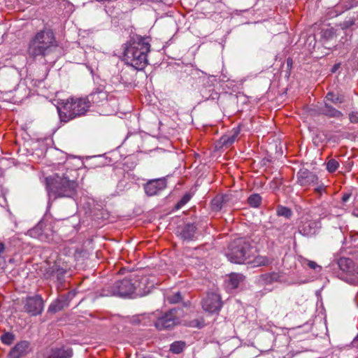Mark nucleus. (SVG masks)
<instances>
[{"mask_svg": "<svg viewBox=\"0 0 358 358\" xmlns=\"http://www.w3.org/2000/svg\"><path fill=\"white\" fill-rule=\"evenodd\" d=\"M76 169L66 168L65 173H57L52 177L46 178V188L50 196L73 197L77 190L78 183L75 180Z\"/></svg>", "mask_w": 358, "mask_h": 358, "instance_id": "nucleus-1", "label": "nucleus"}, {"mask_svg": "<svg viewBox=\"0 0 358 358\" xmlns=\"http://www.w3.org/2000/svg\"><path fill=\"white\" fill-rule=\"evenodd\" d=\"M349 119L350 122L356 124L358 123V113L352 112L349 114Z\"/></svg>", "mask_w": 358, "mask_h": 358, "instance_id": "nucleus-37", "label": "nucleus"}, {"mask_svg": "<svg viewBox=\"0 0 358 358\" xmlns=\"http://www.w3.org/2000/svg\"><path fill=\"white\" fill-rule=\"evenodd\" d=\"M287 64H291V62H289V60L287 61Z\"/></svg>", "mask_w": 358, "mask_h": 358, "instance_id": "nucleus-47", "label": "nucleus"}, {"mask_svg": "<svg viewBox=\"0 0 358 358\" xmlns=\"http://www.w3.org/2000/svg\"><path fill=\"white\" fill-rule=\"evenodd\" d=\"M134 278H126L116 281L113 285L106 287L102 291L101 296L121 298L134 297Z\"/></svg>", "mask_w": 358, "mask_h": 358, "instance_id": "nucleus-6", "label": "nucleus"}, {"mask_svg": "<svg viewBox=\"0 0 358 358\" xmlns=\"http://www.w3.org/2000/svg\"><path fill=\"white\" fill-rule=\"evenodd\" d=\"M4 245L0 243V255L4 251Z\"/></svg>", "mask_w": 358, "mask_h": 358, "instance_id": "nucleus-43", "label": "nucleus"}, {"mask_svg": "<svg viewBox=\"0 0 358 358\" xmlns=\"http://www.w3.org/2000/svg\"><path fill=\"white\" fill-rule=\"evenodd\" d=\"M338 67H339V64H335L333 66L331 71L335 72L338 69Z\"/></svg>", "mask_w": 358, "mask_h": 358, "instance_id": "nucleus-44", "label": "nucleus"}, {"mask_svg": "<svg viewBox=\"0 0 358 358\" xmlns=\"http://www.w3.org/2000/svg\"><path fill=\"white\" fill-rule=\"evenodd\" d=\"M221 298L216 293H209L203 300V309L209 313H218L222 308Z\"/></svg>", "mask_w": 358, "mask_h": 358, "instance_id": "nucleus-12", "label": "nucleus"}, {"mask_svg": "<svg viewBox=\"0 0 358 358\" xmlns=\"http://www.w3.org/2000/svg\"><path fill=\"white\" fill-rule=\"evenodd\" d=\"M262 197L258 194L250 195L248 199V203L251 207L257 208L260 206Z\"/></svg>", "mask_w": 358, "mask_h": 358, "instance_id": "nucleus-25", "label": "nucleus"}, {"mask_svg": "<svg viewBox=\"0 0 358 358\" xmlns=\"http://www.w3.org/2000/svg\"><path fill=\"white\" fill-rule=\"evenodd\" d=\"M29 343L27 341H21L17 343L10 351V356L12 357L19 358L23 355L29 348Z\"/></svg>", "mask_w": 358, "mask_h": 358, "instance_id": "nucleus-20", "label": "nucleus"}, {"mask_svg": "<svg viewBox=\"0 0 358 358\" xmlns=\"http://www.w3.org/2000/svg\"><path fill=\"white\" fill-rule=\"evenodd\" d=\"M166 187V180L165 178L153 179L149 180L144 185L145 194L149 196H154Z\"/></svg>", "mask_w": 358, "mask_h": 358, "instance_id": "nucleus-15", "label": "nucleus"}, {"mask_svg": "<svg viewBox=\"0 0 358 358\" xmlns=\"http://www.w3.org/2000/svg\"><path fill=\"white\" fill-rule=\"evenodd\" d=\"M72 356V349L62 345L47 349L43 353V358H71Z\"/></svg>", "mask_w": 358, "mask_h": 358, "instance_id": "nucleus-13", "label": "nucleus"}, {"mask_svg": "<svg viewBox=\"0 0 358 358\" xmlns=\"http://www.w3.org/2000/svg\"><path fill=\"white\" fill-rule=\"evenodd\" d=\"M10 358H17V357H10Z\"/></svg>", "mask_w": 358, "mask_h": 358, "instance_id": "nucleus-49", "label": "nucleus"}, {"mask_svg": "<svg viewBox=\"0 0 358 358\" xmlns=\"http://www.w3.org/2000/svg\"><path fill=\"white\" fill-rule=\"evenodd\" d=\"M325 98L333 103H342L344 101V96L343 95L335 94L332 92H328Z\"/></svg>", "mask_w": 358, "mask_h": 358, "instance_id": "nucleus-24", "label": "nucleus"}, {"mask_svg": "<svg viewBox=\"0 0 358 358\" xmlns=\"http://www.w3.org/2000/svg\"><path fill=\"white\" fill-rule=\"evenodd\" d=\"M352 189H348L341 193V202L343 204H345L349 201L352 195Z\"/></svg>", "mask_w": 358, "mask_h": 358, "instance_id": "nucleus-34", "label": "nucleus"}, {"mask_svg": "<svg viewBox=\"0 0 358 358\" xmlns=\"http://www.w3.org/2000/svg\"><path fill=\"white\" fill-rule=\"evenodd\" d=\"M320 222L316 220H308L300 226V232L306 236L315 234L317 229L320 228Z\"/></svg>", "mask_w": 358, "mask_h": 358, "instance_id": "nucleus-16", "label": "nucleus"}, {"mask_svg": "<svg viewBox=\"0 0 358 358\" xmlns=\"http://www.w3.org/2000/svg\"><path fill=\"white\" fill-rule=\"evenodd\" d=\"M352 345L355 348H358V334L352 341Z\"/></svg>", "mask_w": 358, "mask_h": 358, "instance_id": "nucleus-42", "label": "nucleus"}, {"mask_svg": "<svg viewBox=\"0 0 358 358\" xmlns=\"http://www.w3.org/2000/svg\"><path fill=\"white\" fill-rule=\"evenodd\" d=\"M239 133L240 129L238 128H234L230 134L222 136L220 139L222 145L225 146L226 148H229L235 142Z\"/></svg>", "mask_w": 358, "mask_h": 358, "instance_id": "nucleus-17", "label": "nucleus"}, {"mask_svg": "<svg viewBox=\"0 0 358 358\" xmlns=\"http://www.w3.org/2000/svg\"><path fill=\"white\" fill-rule=\"evenodd\" d=\"M253 262L255 264V266H261L269 264L271 262V261L266 256L259 255L255 258Z\"/></svg>", "mask_w": 358, "mask_h": 358, "instance_id": "nucleus-28", "label": "nucleus"}, {"mask_svg": "<svg viewBox=\"0 0 358 358\" xmlns=\"http://www.w3.org/2000/svg\"><path fill=\"white\" fill-rule=\"evenodd\" d=\"M61 273H62V274L64 273V271H61Z\"/></svg>", "mask_w": 358, "mask_h": 358, "instance_id": "nucleus-48", "label": "nucleus"}, {"mask_svg": "<svg viewBox=\"0 0 358 358\" xmlns=\"http://www.w3.org/2000/svg\"><path fill=\"white\" fill-rule=\"evenodd\" d=\"M134 282H135L134 297L143 296L149 294L154 287V283L150 281L148 276L135 275Z\"/></svg>", "mask_w": 358, "mask_h": 358, "instance_id": "nucleus-11", "label": "nucleus"}, {"mask_svg": "<svg viewBox=\"0 0 358 358\" xmlns=\"http://www.w3.org/2000/svg\"><path fill=\"white\" fill-rule=\"evenodd\" d=\"M90 106L94 105L96 106H103L108 101L114 99V96L108 93L105 90L103 86H99L93 90V91L87 96Z\"/></svg>", "mask_w": 358, "mask_h": 358, "instance_id": "nucleus-9", "label": "nucleus"}, {"mask_svg": "<svg viewBox=\"0 0 358 358\" xmlns=\"http://www.w3.org/2000/svg\"><path fill=\"white\" fill-rule=\"evenodd\" d=\"M253 254V248L249 238H238L229 245L227 253L228 259L235 264H244Z\"/></svg>", "mask_w": 358, "mask_h": 358, "instance_id": "nucleus-5", "label": "nucleus"}, {"mask_svg": "<svg viewBox=\"0 0 358 358\" xmlns=\"http://www.w3.org/2000/svg\"><path fill=\"white\" fill-rule=\"evenodd\" d=\"M349 241L351 245L356 243L358 241V232L350 236Z\"/></svg>", "mask_w": 358, "mask_h": 358, "instance_id": "nucleus-40", "label": "nucleus"}, {"mask_svg": "<svg viewBox=\"0 0 358 358\" xmlns=\"http://www.w3.org/2000/svg\"><path fill=\"white\" fill-rule=\"evenodd\" d=\"M28 234L30 236L38 238L41 241H46L48 237L43 232V224L38 223L34 228L28 231Z\"/></svg>", "mask_w": 358, "mask_h": 358, "instance_id": "nucleus-19", "label": "nucleus"}, {"mask_svg": "<svg viewBox=\"0 0 358 358\" xmlns=\"http://www.w3.org/2000/svg\"><path fill=\"white\" fill-rule=\"evenodd\" d=\"M15 336L11 333H5L1 337V341L3 343L6 345H10L14 341Z\"/></svg>", "mask_w": 358, "mask_h": 358, "instance_id": "nucleus-32", "label": "nucleus"}, {"mask_svg": "<svg viewBox=\"0 0 358 358\" xmlns=\"http://www.w3.org/2000/svg\"><path fill=\"white\" fill-rule=\"evenodd\" d=\"M185 346L186 343L184 341H175L170 345V351L174 354H180L184 350Z\"/></svg>", "mask_w": 358, "mask_h": 358, "instance_id": "nucleus-23", "label": "nucleus"}, {"mask_svg": "<svg viewBox=\"0 0 358 358\" xmlns=\"http://www.w3.org/2000/svg\"><path fill=\"white\" fill-rule=\"evenodd\" d=\"M58 47L55 35L50 28H43L38 31L30 39L28 44L27 52L30 57H45Z\"/></svg>", "mask_w": 358, "mask_h": 358, "instance_id": "nucleus-3", "label": "nucleus"}, {"mask_svg": "<svg viewBox=\"0 0 358 358\" xmlns=\"http://www.w3.org/2000/svg\"><path fill=\"white\" fill-rule=\"evenodd\" d=\"M276 212L278 215L282 216L286 218H290L292 215L291 209L282 206H278L276 208Z\"/></svg>", "mask_w": 358, "mask_h": 358, "instance_id": "nucleus-26", "label": "nucleus"}, {"mask_svg": "<svg viewBox=\"0 0 358 358\" xmlns=\"http://www.w3.org/2000/svg\"><path fill=\"white\" fill-rule=\"evenodd\" d=\"M354 24H355V20L352 18H350L348 20L344 21L342 26H343V29H348V28L351 27L352 26H353Z\"/></svg>", "mask_w": 358, "mask_h": 358, "instance_id": "nucleus-38", "label": "nucleus"}, {"mask_svg": "<svg viewBox=\"0 0 358 358\" xmlns=\"http://www.w3.org/2000/svg\"><path fill=\"white\" fill-rule=\"evenodd\" d=\"M280 276L277 273H266L262 275V279L266 283H272L279 280Z\"/></svg>", "mask_w": 358, "mask_h": 358, "instance_id": "nucleus-27", "label": "nucleus"}, {"mask_svg": "<svg viewBox=\"0 0 358 358\" xmlns=\"http://www.w3.org/2000/svg\"><path fill=\"white\" fill-rule=\"evenodd\" d=\"M339 163L334 159H331L327 163V169L330 173H334L338 168Z\"/></svg>", "mask_w": 358, "mask_h": 358, "instance_id": "nucleus-31", "label": "nucleus"}, {"mask_svg": "<svg viewBox=\"0 0 358 358\" xmlns=\"http://www.w3.org/2000/svg\"><path fill=\"white\" fill-rule=\"evenodd\" d=\"M44 308L43 300L41 295L28 296L24 303V309L31 316H37L42 313Z\"/></svg>", "mask_w": 358, "mask_h": 358, "instance_id": "nucleus-10", "label": "nucleus"}, {"mask_svg": "<svg viewBox=\"0 0 358 358\" xmlns=\"http://www.w3.org/2000/svg\"><path fill=\"white\" fill-rule=\"evenodd\" d=\"M150 50L148 38L133 36L125 45L124 59L125 63L136 70H143L148 64L147 55Z\"/></svg>", "mask_w": 358, "mask_h": 358, "instance_id": "nucleus-2", "label": "nucleus"}, {"mask_svg": "<svg viewBox=\"0 0 358 358\" xmlns=\"http://www.w3.org/2000/svg\"><path fill=\"white\" fill-rule=\"evenodd\" d=\"M352 215L354 217H358V204L353 208Z\"/></svg>", "mask_w": 358, "mask_h": 358, "instance_id": "nucleus-41", "label": "nucleus"}, {"mask_svg": "<svg viewBox=\"0 0 358 358\" xmlns=\"http://www.w3.org/2000/svg\"><path fill=\"white\" fill-rule=\"evenodd\" d=\"M243 280V275L238 273H232L229 275V286L232 288L235 289L238 287L240 282H241Z\"/></svg>", "mask_w": 358, "mask_h": 358, "instance_id": "nucleus-22", "label": "nucleus"}, {"mask_svg": "<svg viewBox=\"0 0 358 358\" xmlns=\"http://www.w3.org/2000/svg\"><path fill=\"white\" fill-rule=\"evenodd\" d=\"M177 312L178 310L176 308H173L158 317L155 322V327L159 331L171 329L174 327L180 322Z\"/></svg>", "mask_w": 358, "mask_h": 358, "instance_id": "nucleus-8", "label": "nucleus"}, {"mask_svg": "<svg viewBox=\"0 0 358 358\" xmlns=\"http://www.w3.org/2000/svg\"><path fill=\"white\" fill-rule=\"evenodd\" d=\"M68 164H69V162H66V164H65V165H66V167H67V166H68Z\"/></svg>", "mask_w": 358, "mask_h": 358, "instance_id": "nucleus-45", "label": "nucleus"}, {"mask_svg": "<svg viewBox=\"0 0 358 358\" xmlns=\"http://www.w3.org/2000/svg\"><path fill=\"white\" fill-rule=\"evenodd\" d=\"M330 268L333 273L339 279L350 284H358V265L351 259L341 257Z\"/></svg>", "mask_w": 358, "mask_h": 358, "instance_id": "nucleus-4", "label": "nucleus"}, {"mask_svg": "<svg viewBox=\"0 0 358 358\" xmlns=\"http://www.w3.org/2000/svg\"><path fill=\"white\" fill-rule=\"evenodd\" d=\"M306 262H307V265L308 266L309 268H310L313 270L318 269L319 271H321L322 267L320 266H319L316 262H315L313 261H310V260H306Z\"/></svg>", "mask_w": 358, "mask_h": 358, "instance_id": "nucleus-36", "label": "nucleus"}, {"mask_svg": "<svg viewBox=\"0 0 358 358\" xmlns=\"http://www.w3.org/2000/svg\"><path fill=\"white\" fill-rule=\"evenodd\" d=\"M321 113L329 117L341 118L343 116V114L340 110L327 103L321 108Z\"/></svg>", "mask_w": 358, "mask_h": 358, "instance_id": "nucleus-18", "label": "nucleus"}, {"mask_svg": "<svg viewBox=\"0 0 358 358\" xmlns=\"http://www.w3.org/2000/svg\"><path fill=\"white\" fill-rule=\"evenodd\" d=\"M191 199V196L189 194H185L182 197V199L178 202L177 205H176V208L178 209V208H180L181 207H182L184 205H185L187 202H189V201Z\"/></svg>", "mask_w": 358, "mask_h": 358, "instance_id": "nucleus-35", "label": "nucleus"}, {"mask_svg": "<svg viewBox=\"0 0 358 358\" xmlns=\"http://www.w3.org/2000/svg\"><path fill=\"white\" fill-rule=\"evenodd\" d=\"M166 300L170 303H177L182 300V296L180 293L177 292L173 294L167 295Z\"/></svg>", "mask_w": 358, "mask_h": 358, "instance_id": "nucleus-29", "label": "nucleus"}, {"mask_svg": "<svg viewBox=\"0 0 358 358\" xmlns=\"http://www.w3.org/2000/svg\"><path fill=\"white\" fill-rule=\"evenodd\" d=\"M196 231V227L194 224H187L180 232V236L182 239L192 240Z\"/></svg>", "mask_w": 358, "mask_h": 358, "instance_id": "nucleus-21", "label": "nucleus"}, {"mask_svg": "<svg viewBox=\"0 0 358 358\" xmlns=\"http://www.w3.org/2000/svg\"><path fill=\"white\" fill-rule=\"evenodd\" d=\"M222 196H217L212 201V207L215 210H219L222 208Z\"/></svg>", "mask_w": 358, "mask_h": 358, "instance_id": "nucleus-33", "label": "nucleus"}, {"mask_svg": "<svg viewBox=\"0 0 358 358\" xmlns=\"http://www.w3.org/2000/svg\"><path fill=\"white\" fill-rule=\"evenodd\" d=\"M287 64H291V62H289V60L287 61Z\"/></svg>", "mask_w": 358, "mask_h": 358, "instance_id": "nucleus-46", "label": "nucleus"}, {"mask_svg": "<svg viewBox=\"0 0 358 358\" xmlns=\"http://www.w3.org/2000/svg\"><path fill=\"white\" fill-rule=\"evenodd\" d=\"M90 105L87 97L69 98L64 103L63 108L59 110L61 117L64 116L68 120L84 115L90 109Z\"/></svg>", "mask_w": 358, "mask_h": 358, "instance_id": "nucleus-7", "label": "nucleus"}, {"mask_svg": "<svg viewBox=\"0 0 358 358\" xmlns=\"http://www.w3.org/2000/svg\"><path fill=\"white\" fill-rule=\"evenodd\" d=\"M61 309V306L59 303H52L48 308L50 312L55 313Z\"/></svg>", "mask_w": 358, "mask_h": 358, "instance_id": "nucleus-39", "label": "nucleus"}, {"mask_svg": "<svg viewBox=\"0 0 358 358\" xmlns=\"http://www.w3.org/2000/svg\"><path fill=\"white\" fill-rule=\"evenodd\" d=\"M318 177L306 169H301L297 173V182L302 187H308L318 184Z\"/></svg>", "mask_w": 358, "mask_h": 358, "instance_id": "nucleus-14", "label": "nucleus"}, {"mask_svg": "<svg viewBox=\"0 0 358 358\" xmlns=\"http://www.w3.org/2000/svg\"><path fill=\"white\" fill-rule=\"evenodd\" d=\"M315 185L316 187L314 188V192L317 195V197L320 198L323 194L326 192L327 186L324 185L323 182H320L319 181L318 184H316Z\"/></svg>", "mask_w": 358, "mask_h": 358, "instance_id": "nucleus-30", "label": "nucleus"}]
</instances>
